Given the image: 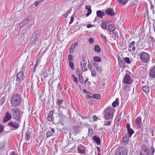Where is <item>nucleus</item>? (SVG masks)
<instances>
[{
    "label": "nucleus",
    "mask_w": 155,
    "mask_h": 155,
    "mask_svg": "<svg viewBox=\"0 0 155 155\" xmlns=\"http://www.w3.org/2000/svg\"><path fill=\"white\" fill-rule=\"evenodd\" d=\"M135 44V42L134 41H132V42H131L129 45V48H132V47Z\"/></svg>",
    "instance_id": "4d7b16f0"
},
{
    "label": "nucleus",
    "mask_w": 155,
    "mask_h": 155,
    "mask_svg": "<svg viewBox=\"0 0 155 155\" xmlns=\"http://www.w3.org/2000/svg\"><path fill=\"white\" fill-rule=\"evenodd\" d=\"M82 70L83 71H86L87 70V68L86 67L84 66H82Z\"/></svg>",
    "instance_id": "bf43d9fd"
},
{
    "label": "nucleus",
    "mask_w": 155,
    "mask_h": 155,
    "mask_svg": "<svg viewBox=\"0 0 155 155\" xmlns=\"http://www.w3.org/2000/svg\"><path fill=\"white\" fill-rule=\"evenodd\" d=\"M41 78H43L44 79L48 76V73L46 72H44L43 73L41 74Z\"/></svg>",
    "instance_id": "58836bf2"
},
{
    "label": "nucleus",
    "mask_w": 155,
    "mask_h": 155,
    "mask_svg": "<svg viewBox=\"0 0 155 155\" xmlns=\"http://www.w3.org/2000/svg\"><path fill=\"white\" fill-rule=\"evenodd\" d=\"M83 149H85V147L82 145H80L78 147L77 150L78 151H79V150H83Z\"/></svg>",
    "instance_id": "37998d69"
},
{
    "label": "nucleus",
    "mask_w": 155,
    "mask_h": 155,
    "mask_svg": "<svg viewBox=\"0 0 155 155\" xmlns=\"http://www.w3.org/2000/svg\"><path fill=\"white\" fill-rule=\"evenodd\" d=\"M150 150L148 147L145 145H143L140 151V155H149Z\"/></svg>",
    "instance_id": "6e6552de"
},
{
    "label": "nucleus",
    "mask_w": 155,
    "mask_h": 155,
    "mask_svg": "<svg viewBox=\"0 0 155 155\" xmlns=\"http://www.w3.org/2000/svg\"><path fill=\"white\" fill-rule=\"evenodd\" d=\"M31 137V136L28 134L27 132H26V134H25V140L26 141H27L29 140Z\"/></svg>",
    "instance_id": "ea45409f"
},
{
    "label": "nucleus",
    "mask_w": 155,
    "mask_h": 155,
    "mask_svg": "<svg viewBox=\"0 0 155 155\" xmlns=\"http://www.w3.org/2000/svg\"><path fill=\"white\" fill-rule=\"evenodd\" d=\"M69 65L70 67L72 70H74V64L72 61L69 62Z\"/></svg>",
    "instance_id": "09e8293b"
},
{
    "label": "nucleus",
    "mask_w": 155,
    "mask_h": 155,
    "mask_svg": "<svg viewBox=\"0 0 155 155\" xmlns=\"http://www.w3.org/2000/svg\"><path fill=\"white\" fill-rule=\"evenodd\" d=\"M78 152L80 154H84L85 153V149H83L81 150H79Z\"/></svg>",
    "instance_id": "5fc2aeb1"
},
{
    "label": "nucleus",
    "mask_w": 155,
    "mask_h": 155,
    "mask_svg": "<svg viewBox=\"0 0 155 155\" xmlns=\"http://www.w3.org/2000/svg\"><path fill=\"white\" fill-rule=\"evenodd\" d=\"M97 15L99 18H102L105 15V13L101 11H97Z\"/></svg>",
    "instance_id": "5701e85b"
},
{
    "label": "nucleus",
    "mask_w": 155,
    "mask_h": 155,
    "mask_svg": "<svg viewBox=\"0 0 155 155\" xmlns=\"http://www.w3.org/2000/svg\"><path fill=\"white\" fill-rule=\"evenodd\" d=\"M128 150L124 147H119L115 152L116 155H127Z\"/></svg>",
    "instance_id": "39448f33"
},
{
    "label": "nucleus",
    "mask_w": 155,
    "mask_h": 155,
    "mask_svg": "<svg viewBox=\"0 0 155 155\" xmlns=\"http://www.w3.org/2000/svg\"><path fill=\"white\" fill-rule=\"evenodd\" d=\"M29 30V29L28 28H25L22 30L21 33L23 35L25 34Z\"/></svg>",
    "instance_id": "e433bc0d"
},
{
    "label": "nucleus",
    "mask_w": 155,
    "mask_h": 155,
    "mask_svg": "<svg viewBox=\"0 0 155 155\" xmlns=\"http://www.w3.org/2000/svg\"><path fill=\"white\" fill-rule=\"evenodd\" d=\"M53 135V134L51 131H48L46 133V137L47 138H48Z\"/></svg>",
    "instance_id": "49530a36"
},
{
    "label": "nucleus",
    "mask_w": 155,
    "mask_h": 155,
    "mask_svg": "<svg viewBox=\"0 0 155 155\" xmlns=\"http://www.w3.org/2000/svg\"><path fill=\"white\" fill-rule=\"evenodd\" d=\"M119 103V99L118 98H117L115 101L113 102L112 104V106L113 107H115L117 104H118Z\"/></svg>",
    "instance_id": "cd10ccee"
},
{
    "label": "nucleus",
    "mask_w": 155,
    "mask_h": 155,
    "mask_svg": "<svg viewBox=\"0 0 155 155\" xmlns=\"http://www.w3.org/2000/svg\"><path fill=\"white\" fill-rule=\"evenodd\" d=\"M21 100V97L20 95L18 94H15L11 97V104L13 107H17L20 104Z\"/></svg>",
    "instance_id": "f03ea898"
},
{
    "label": "nucleus",
    "mask_w": 155,
    "mask_h": 155,
    "mask_svg": "<svg viewBox=\"0 0 155 155\" xmlns=\"http://www.w3.org/2000/svg\"><path fill=\"white\" fill-rule=\"evenodd\" d=\"M4 128V126L2 125H0V133H2L3 131Z\"/></svg>",
    "instance_id": "6e6d98bb"
},
{
    "label": "nucleus",
    "mask_w": 155,
    "mask_h": 155,
    "mask_svg": "<svg viewBox=\"0 0 155 155\" xmlns=\"http://www.w3.org/2000/svg\"><path fill=\"white\" fill-rule=\"evenodd\" d=\"M128 0H118V2L122 5H125L127 4Z\"/></svg>",
    "instance_id": "72a5a7b5"
},
{
    "label": "nucleus",
    "mask_w": 155,
    "mask_h": 155,
    "mask_svg": "<svg viewBox=\"0 0 155 155\" xmlns=\"http://www.w3.org/2000/svg\"><path fill=\"white\" fill-rule=\"evenodd\" d=\"M85 8L87 10V12L86 15V16L87 17L91 14L92 10L90 6L86 5L85 7Z\"/></svg>",
    "instance_id": "412c9836"
},
{
    "label": "nucleus",
    "mask_w": 155,
    "mask_h": 155,
    "mask_svg": "<svg viewBox=\"0 0 155 155\" xmlns=\"http://www.w3.org/2000/svg\"><path fill=\"white\" fill-rule=\"evenodd\" d=\"M57 100L58 106L61 105L63 101V99H58Z\"/></svg>",
    "instance_id": "3c124183"
},
{
    "label": "nucleus",
    "mask_w": 155,
    "mask_h": 155,
    "mask_svg": "<svg viewBox=\"0 0 155 155\" xmlns=\"http://www.w3.org/2000/svg\"><path fill=\"white\" fill-rule=\"evenodd\" d=\"M12 118V116L9 113L7 112L5 114L3 119V122H6L10 120Z\"/></svg>",
    "instance_id": "2eb2a0df"
},
{
    "label": "nucleus",
    "mask_w": 155,
    "mask_h": 155,
    "mask_svg": "<svg viewBox=\"0 0 155 155\" xmlns=\"http://www.w3.org/2000/svg\"><path fill=\"white\" fill-rule=\"evenodd\" d=\"M93 133V130L91 127H89L88 128V134L89 135H91Z\"/></svg>",
    "instance_id": "603ef678"
},
{
    "label": "nucleus",
    "mask_w": 155,
    "mask_h": 155,
    "mask_svg": "<svg viewBox=\"0 0 155 155\" xmlns=\"http://www.w3.org/2000/svg\"><path fill=\"white\" fill-rule=\"evenodd\" d=\"M123 82L125 84H130L132 81L130 76L128 74H127L124 76L123 80Z\"/></svg>",
    "instance_id": "9b49d317"
},
{
    "label": "nucleus",
    "mask_w": 155,
    "mask_h": 155,
    "mask_svg": "<svg viewBox=\"0 0 155 155\" xmlns=\"http://www.w3.org/2000/svg\"><path fill=\"white\" fill-rule=\"evenodd\" d=\"M106 14L108 15L114 17L116 14V12L111 8H109L105 11Z\"/></svg>",
    "instance_id": "9d476101"
},
{
    "label": "nucleus",
    "mask_w": 155,
    "mask_h": 155,
    "mask_svg": "<svg viewBox=\"0 0 155 155\" xmlns=\"http://www.w3.org/2000/svg\"><path fill=\"white\" fill-rule=\"evenodd\" d=\"M58 116L60 117L61 120H64L65 116L63 114L62 112L60 110H58Z\"/></svg>",
    "instance_id": "a878e982"
},
{
    "label": "nucleus",
    "mask_w": 155,
    "mask_h": 155,
    "mask_svg": "<svg viewBox=\"0 0 155 155\" xmlns=\"http://www.w3.org/2000/svg\"><path fill=\"white\" fill-rule=\"evenodd\" d=\"M93 59L95 61L97 62H100L101 61V58L98 56H94Z\"/></svg>",
    "instance_id": "7c9ffc66"
},
{
    "label": "nucleus",
    "mask_w": 155,
    "mask_h": 155,
    "mask_svg": "<svg viewBox=\"0 0 155 155\" xmlns=\"http://www.w3.org/2000/svg\"><path fill=\"white\" fill-rule=\"evenodd\" d=\"M79 78L80 82L81 83H83L84 82V81L81 74H79Z\"/></svg>",
    "instance_id": "79ce46f5"
},
{
    "label": "nucleus",
    "mask_w": 155,
    "mask_h": 155,
    "mask_svg": "<svg viewBox=\"0 0 155 155\" xmlns=\"http://www.w3.org/2000/svg\"><path fill=\"white\" fill-rule=\"evenodd\" d=\"M29 20L28 18H27L26 19H24L23 20L19 25V27L20 28L22 27L24 25L27 24Z\"/></svg>",
    "instance_id": "b1692460"
},
{
    "label": "nucleus",
    "mask_w": 155,
    "mask_h": 155,
    "mask_svg": "<svg viewBox=\"0 0 155 155\" xmlns=\"http://www.w3.org/2000/svg\"><path fill=\"white\" fill-rule=\"evenodd\" d=\"M88 103L90 105H93L94 104V101L93 100L89 101Z\"/></svg>",
    "instance_id": "e2e57ef3"
},
{
    "label": "nucleus",
    "mask_w": 155,
    "mask_h": 155,
    "mask_svg": "<svg viewBox=\"0 0 155 155\" xmlns=\"http://www.w3.org/2000/svg\"><path fill=\"white\" fill-rule=\"evenodd\" d=\"M5 97H2L0 100V106L2 105L5 101Z\"/></svg>",
    "instance_id": "c03bdc74"
},
{
    "label": "nucleus",
    "mask_w": 155,
    "mask_h": 155,
    "mask_svg": "<svg viewBox=\"0 0 155 155\" xmlns=\"http://www.w3.org/2000/svg\"><path fill=\"white\" fill-rule=\"evenodd\" d=\"M121 113H120L119 114V115L118 116L117 119H118V121L119 122L121 119Z\"/></svg>",
    "instance_id": "69168bd1"
},
{
    "label": "nucleus",
    "mask_w": 155,
    "mask_h": 155,
    "mask_svg": "<svg viewBox=\"0 0 155 155\" xmlns=\"http://www.w3.org/2000/svg\"><path fill=\"white\" fill-rule=\"evenodd\" d=\"M126 127L128 133L127 134L130 137H131L133 134L134 133V131L132 128L130 127V124L129 123H127V124Z\"/></svg>",
    "instance_id": "f8f14e48"
},
{
    "label": "nucleus",
    "mask_w": 155,
    "mask_h": 155,
    "mask_svg": "<svg viewBox=\"0 0 155 155\" xmlns=\"http://www.w3.org/2000/svg\"><path fill=\"white\" fill-rule=\"evenodd\" d=\"M93 66L96 68L97 71L99 73H101L102 71L101 66L97 63L93 62L92 63Z\"/></svg>",
    "instance_id": "ddd939ff"
},
{
    "label": "nucleus",
    "mask_w": 155,
    "mask_h": 155,
    "mask_svg": "<svg viewBox=\"0 0 155 155\" xmlns=\"http://www.w3.org/2000/svg\"><path fill=\"white\" fill-rule=\"evenodd\" d=\"M43 2L42 0L41 1H37L35 2L34 5L35 6H37L39 3Z\"/></svg>",
    "instance_id": "864d4df0"
},
{
    "label": "nucleus",
    "mask_w": 155,
    "mask_h": 155,
    "mask_svg": "<svg viewBox=\"0 0 155 155\" xmlns=\"http://www.w3.org/2000/svg\"><path fill=\"white\" fill-rule=\"evenodd\" d=\"M6 141L5 140H3L0 142V150L3 149L5 147Z\"/></svg>",
    "instance_id": "bb28decb"
},
{
    "label": "nucleus",
    "mask_w": 155,
    "mask_h": 155,
    "mask_svg": "<svg viewBox=\"0 0 155 155\" xmlns=\"http://www.w3.org/2000/svg\"><path fill=\"white\" fill-rule=\"evenodd\" d=\"M150 150L152 152V153H153V155L154 152V151H155V149H154V147H151Z\"/></svg>",
    "instance_id": "0e129e2a"
},
{
    "label": "nucleus",
    "mask_w": 155,
    "mask_h": 155,
    "mask_svg": "<svg viewBox=\"0 0 155 155\" xmlns=\"http://www.w3.org/2000/svg\"><path fill=\"white\" fill-rule=\"evenodd\" d=\"M94 50L95 51H96L98 53H100L101 51L100 48L99 46H98L97 45H96L95 46V47L94 49Z\"/></svg>",
    "instance_id": "f704fd0d"
},
{
    "label": "nucleus",
    "mask_w": 155,
    "mask_h": 155,
    "mask_svg": "<svg viewBox=\"0 0 155 155\" xmlns=\"http://www.w3.org/2000/svg\"><path fill=\"white\" fill-rule=\"evenodd\" d=\"M73 56L71 54H69L68 55V60L69 62L72 61H73Z\"/></svg>",
    "instance_id": "a18cd8bd"
},
{
    "label": "nucleus",
    "mask_w": 155,
    "mask_h": 155,
    "mask_svg": "<svg viewBox=\"0 0 155 155\" xmlns=\"http://www.w3.org/2000/svg\"><path fill=\"white\" fill-rule=\"evenodd\" d=\"M87 64V61L85 59L82 60L81 63L80 65L81 67L84 66L86 67Z\"/></svg>",
    "instance_id": "c9c22d12"
},
{
    "label": "nucleus",
    "mask_w": 155,
    "mask_h": 155,
    "mask_svg": "<svg viewBox=\"0 0 155 155\" xmlns=\"http://www.w3.org/2000/svg\"><path fill=\"white\" fill-rule=\"evenodd\" d=\"M129 137L127 134H125L123 137L122 140V142L124 145H126L128 143Z\"/></svg>",
    "instance_id": "4468645a"
},
{
    "label": "nucleus",
    "mask_w": 155,
    "mask_h": 155,
    "mask_svg": "<svg viewBox=\"0 0 155 155\" xmlns=\"http://www.w3.org/2000/svg\"><path fill=\"white\" fill-rule=\"evenodd\" d=\"M115 111V110L111 107L105 109L103 112L104 119L106 120H111L112 121Z\"/></svg>",
    "instance_id": "f257e3e1"
},
{
    "label": "nucleus",
    "mask_w": 155,
    "mask_h": 155,
    "mask_svg": "<svg viewBox=\"0 0 155 155\" xmlns=\"http://www.w3.org/2000/svg\"><path fill=\"white\" fill-rule=\"evenodd\" d=\"M92 97L93 98H96L97 99H100L101 98V95L99 94H95L92 95Z\"/></svg>",
    "instance_id": "2f4dec72"
},
{
    "label": "nucleus",
    "mask_w": 155,
    "mask_h": 155,
    "mask_svg": "<svg viewBox=\"0 0 155 155\" xmlns=\"http://www.w3.org/2000/svg\"><path fill=\"white\" fill-rule=\"evenodd\" d=\"M87 67L89 69H91L92 68V65L90 63H89L87 64Z\"/></svg>",
    "instance_id": "338daca9"
},
{
    "label": "nucleus",
    "mask_w": 155,
    "mask_h": 155,
    "mask_svg": "<svg viewBox=\"0 0 155 155\" xmlns=\"http://www.w3.org/2000/svg\"><path fill=\"white\" fill-rule=\"evenodd\" d=\"M118 63L120 67H124L125 65V63L121 59H118Z\"/></svg>",
    "instance_id": "c85d7f7f"
},
{
    "label": "nucleus",
    "mask_w": 155,
    "mask_h": 155,
    "mask_svg": "<svg viewBox=\"0 0 155 155\" xmlns=\"http://www.w3.org/2000/svg\"><path fill=\"white\" fill-rule=\"evenodd\" d=\"M142 90L143 92L146 94H148L150 90V89L148 86L144 85L142 87Z\"/></svg>",
    "instance_id": "aec40b11"
},
{
    "label": "nucleus",
    "mask_w": 155,
    "mask_h": 155,
    "mask_svg": "<svg viewBox=\"0 0 155 155\" xmlns=\"http://www.w3.org/2000/svg\"><path fill=\"white\" fill-rule=\"evenodd\" d=\"M149 75L152 78H155V66L150 68L149 71Z\"/></svg>",
    "instance_id": "a211bd4d"
},
{
    "label": "nucleus",
    "mask_w": 155,
    "mask_h": 155,
    "mask_svg": "<svg viewBox=\"0 0 155 155\" xmlns=\"http://www.w3.org/2000/svg\"><path fill=\"white\" fill-rule=\"evenodd\" d=\"M88 41L91 44L93 43L94 42V39L92 38H90Z\"/></svg>",
    "instance_id": "680f3d73"
},
{
    "label": "nucleus",
    "mask_w": 155,
    "mask_h": 155,
    "mask_svg": "<svg viewBox=\"0 0 155 155\" xmlns=\"http://www.w3.org/2000/svg\"><path fill=\"white\" fill-rule=\"evenodd\" d=\"M20 122L18 121H11L8 123V125L9 127L12 130H16L18 129L19 127V124Z\"/></svg>",
    "instance_id": "0eeeda50"
},
{
    "label": "nucleus",
    "mask_w": 155,
    "mask_h": 155,
    "mask_svg": "<svg viewBox=\"0 0 155 155\" xmlns=\"http://www.w3.org/2000/svg\"><path fill=\"white\" fill-rule=\"evenodd\" d=\"M24 73L23 71H19L16 75V81L17 82L16 83L17 84H20V82L22 81L24 78Z\"/></svg>",
    "instance_id": "1a4fd4ad"
},
{
    "label": "nucleus",
    "mask_w": 155,
    "mask_h": 155,
    "mask_svg": "<svg viewBox=\"0 0 155 155\" xmlns=\"http://www.w3.org/2000/svg\"><path fill=\"white\" fill-rule=\"evenodd\" d=\"M74 17L73 16H71V18L70 21L69 23V24H71L74 21Z\"/></svg>",
    "instance_id": "052dcab7"
},
{
    "label": "nucleus",
    "mask_w": 155,
    "mask_h": 155,
    "mask_svg": "<svg viewBox=\"0 0 155 155\" xmlns=\"http://www.w3.org/2000/svg\"><path fill=\"white\" fill-rule=\"evenodd\" d=\"M53 111H51L50 112V113L48 115V116L47 117V119H48V121H51L52 120V119L53 118Z\"/></svg>",
    "instance_id": "393cba45"
},
{
    "label": "nucleus",
    "mask_w": 155,
    "mask_h": 155,
    "mask_svg": "<svg viewBox=\"0 0 155 155\" xmlns=\"http://www.w3.org/2000/svg\"><path fill=\"white\" fill-rule=\"evenodd\" d=\"M96 74L95 71H91V76L93 77H95L96 76Z\"/></svg>",
    "instance_id": "13d9d810"
},
{
    "label": "nucleus",
    "mask_w": 155,
    "mask_h": 155,
    "mask_svg": "<svg viewBox=\"0 0 155 155\" xmlns=\"http://www.w3.org/2000/svg\"><path fill=\"white\" fill-rule=\"evenodd\" d=\"M135 122L136 125L138 127L140 128L141 127V124L142 122L141 117L140 116L137 117L135 119Z\"/></svg>",
    "instance_id": "dca6fc26"
},
{
    "label": "nucleus",
    "mask_w": 155,
    "mask_h": 155,
    "mask_svg": "<svg viewBox=\"0 0 155 155\" xmlns=\"http://www.w3.org/2000/svg\"><path fill=\"white\" fill-rule=\"evenodd\" d=\"M123 60L125 63L127 64H130L131 62L129 58L125 57L123 58Z\"/></svg>",
    "instance_id": "473e14b6"
},
{
    "label": "nucleus",
    "mask_w": 155,
    "mask_h": 155,
    "mask_svg": "<svg viewBox=\"0 0 155 155\" xmlns=\"http://www.w3.org/2000/svg\"><path fill=\"white\" fill-rule=\"evenodd\" d=\"M108 29L110 31H112L114 30L115 27L113 25L111 24L109 25Z\"/></svg>",
    "instance_id": "c756f323"
},
{
    "label": "nucleus",
    "mask_w": 155,
    "mask_h": 155,
    "mask_svg": "<svg viewBox=\"0 0 155 155\" xmlns=\"http://www.w3.org/2000/svg\"><path fill=\"white\" fill-rule=\"evenodd\" d=\"M12 112L14 119L17 121L21 122L22 115L21 114L19 109L17 108H14L12 110Z\"/></svg>",
    "instance_id": "7ed1b4c3"
},
{
    "label": "nucleus",
    "mask_w": 155,
    "mask_h": 155,
    "mask_svg": "<svg viewBox=\"0 0 155 155\" xmlns=\"http://www.w3.org/2000/svg\"><path fill=\"white\" fill-rule=\"evenodd\" d=\"M93 139L97 145L100 144L101 140L98 137H97L96 136H95L93 137Z\"/></svg>",
    "instance_id": "4be33fe9"
},
{
    "label": "nucleus",
    "mask_w": 155,
    "mask_h": 155,
    "mask_svg": "<svg viewBox=\"0 0 155 155\" xmlns=\"http://www.w3.org/2000/svg\"><path fill=\"white\" fill-rule=\"evenodd\" d=\"M101 37L103 40L105 41V42L106 43H107V37L105 36L104 35L102 34H101Z\"/></svg>",
    "instance_id": "a19ab883"
},
{
    "label": "nucleus",
    "mask_w": 155,
    "mask_h": 155,
    "mask_svg": "<svg viewBox=\"0 0 155 155\" xmlns=\"http://www.w3.org/2000/svg\"><path fill=\"white\" fill-rule=\"evenodd\" d=\"M71 77L73 78V81L76 83L78 82V80L77 78L74 75L72 74L71 75Z\"/></svg>",
    "instance_id": "8fccbe9b"
},
{
    "label": "nucleus",
    "mask_w": 155,
    "mask_h": 155,
    "mask_svg": "<svg viewBox=\"0 0 155 155\" xmlns=\"http://www.w3.org/2000/svg\"><path fill=\"white\" fill-rule=\"evenodd\" d=\"M41 57H40L36 60V63L33 67V73L35 72L36 67L40 64L41 62Z\"/></svg>",
    "instance_id": "f3484780"
},
{
    "label": "nucleus",
    "mask_w": 155,
    "mask_h": 155,
    "mask_svg": "<svg viewBox=\"0 0 155 155\" xmlns=\"http://www.w3.org/2000/svg\"><path fill=\"white\" fill-rule=\"evenodd\" d=\"M140 60L143 63H146L149 62L150 56L147 52L142 51L140 52Z\"/></svg>",
    "instance_id": "20e7f679"
},
{
    "label": "nucleus",
    "mask_w": 155,
    "mask_h": 155,
    "mask_svg": "<svg viewBox=\"0 0 155 155\" xmlns=\"http://www.w3.org/2000/svg\"><path fill=\"white\" fill-rule=\"evenodd\" d=\"M93 119L95 120L96 121L97 120V117L95 116H93Z\"/></svg>",
    "instance_id": "774afa93"
},
{
    "label": "nucleus",
    "mask_w": 155,
    "mask_h": 155,
    "mask_svg": "<svg viewBox=\"0 0 155 155\" xmlns=\"http://www.w3.org/2000/svg\"><path fill=\"white\" fill-rule=\"evenodd\" d=\"M78 45V42H76L72 44L70 48L69 52L71 53H73L74 50V48H76Z\"/></svg>",
    "instance_id": "6ab92c4d"
},
{
    "label": "nucleus",
    "mask_w": 155,
    "mask_h": 155,
    "mask_svg": "<svg viewBox=\"0 0 155 155\" xmlns=\"http://www.w3.org/2000/svg\"><path fill=\"white\" fill-rule=\"evenodd\" d=\"M108 121H105L104 122V125L105 126H109L111 124V120H108Z\"/></svg>",
    "instance_id": "4c0bfd02"
},
{
    "label": "nucleus",
    "mask_w": 155,
    "mask_h": 155,
    "mask_svg": "<svg viewBox=\"0 0 155 155\" xmlns=\"http://www.w3.org/2000/svg\"><path fill=\"white\" fill-rule=\"evenodd\" d=\"M101 27L104 29L106 30L107 29V26L106 24L104 23H102L101 25Z\"/></svg>",
    "instance_id": "de8ad7c7"
},
{
    "label": "nucleus",
    "mask_w": 155,
    "mask_h": 155,
    "mask_svg": "<svg viewBox=\"0 0 155 155\" xmlns=\"http://www.w3.org/2000/svg\"><path fill=\"white\" fill-rule=\"evenodd\" d=\"M40 32L38 31H35L32 36L31 38V41L33 44H35L38 41L39 39L40 36Z\"/></svg>",
    "instance_id": "423d86ee"
}]
</instances>
